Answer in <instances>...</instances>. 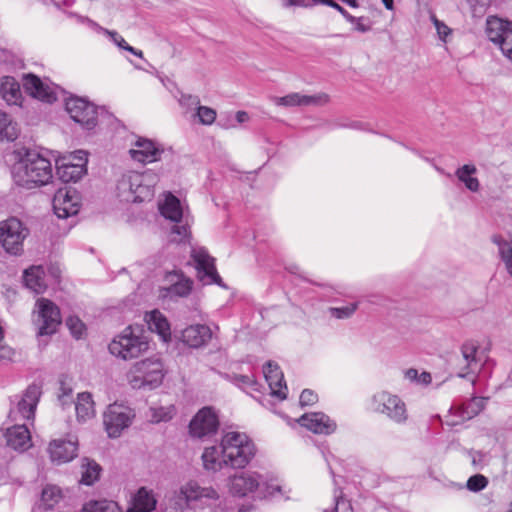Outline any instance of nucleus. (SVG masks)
<instances>
[{
	"label": "nucleus",
	"mask_w": 512,
	"mask_h": 512,
	"mask_svg": "<svg viewBox=\"0 0 512 512\" xmlns=\"http://www.w3.org/2000/svg\"><path fill=\"white\" fill-rule=\"evenodd\" d=\"M255 455V444L247 434L228 431L222 435L220 445L206 447L201 458L206 471L218 472L224 467L244 469Z\"/></svg>",
	"instance_id": "nucleus-1"
},
{
	"label": "nucleus",
	"mask_w": 512,
	"mask_h": 512,
	"mask_svg": "<svg viewBox=\"0 0 512 512\" xmlns=\"http://www.w3.org/2000/svg\"><path fill=\"white\" fill-rule=\"evenodd\" d=\"M228 499L214 486L190 480L175 492L170 512H229Z\"/></svg>",
	"instance_id": "nucleus-2"
},
{
	"label": "nucleus",
	"mask_w": 512,
	"mask_h": 512,
	"mask_svg": "<svg viewBox=\"0 0 512 512\" xmlns=\"http://www.w3.org/2000/svg\"><path fill=\"white\" fill-rule=\"evenodd\" d=\"M16 155L12 177L18 186L31 189L46 185L53 178L52 164L40 152L22 148L16 151Z\"/></svg>",
	"instance_id": "nucleus-3"
},
{
	"label": "nucleus",
	"mask_w": 512,
	"mask_h": 512,
	"mask_svg": "<svg viewBox=\"0 0 512 512\" xmlns=\"http://www.w3.org/2000/svg\"><path fill=\"white\" fill-rule=\"evenodd\" d=\"M226 487L232 496L240 498L254 495L266 499L282 493L279 484L269 482L265 476L253 470H242L230 475Z\"/></svg>",
	"instance_id": "nucleus-4"
},
{
	"label": "nucleus",
	"mask_w": 512,
	"mask_h": 512,
	"mask_svg": "<svg viewBox=\"0 0 512 512\" xmlns=\"http://www.w3.org/2000/svg\"><path fill=\"white\" fill-rule=\"evenodd\" d=\"M159 176L152 170L144 172L128 171L117 182V196L125 202L150 201L154 197Z\"/></svg>",
	"instance_id": "nucleus-5"
},
{
	"label": "nucleus",
	"mask_w": 512,
	"mask_h": 512,
	"mask_svg": "<svg viewBox=\"0 0 512 512\" xmlns=\"http://www.w3.org/2000/svg\"><path fill=\"white\" fill-rule=\"evenodd\" d=\"M164 364L158 356L135 362L127 372V380L134 389H154L164 378Z\"/></svg>",
	"instance_id": "nucleus-6"
},
{
	"label": "nucleus",
	"mask_w": 512,
	"mask_h": 512,
	"mask_svg": "<svg viewBox=\"0 0 512 512\" xmlns=\"http://www.w3.org/2000/svg\"><path fill=\"white\" fill-rule=\"evenodd\" d=\"M149 348V343L141 334V330L126 327L123 332L117 335L109 344V352L117 358L131 360L145 353Z\"/></svg>",
	"instance_id": "nucleus-7"
},
{
	"label": "nucleus",
	"mask_w": 512,
	"mask_h": 512,
	"mask_svg": "<svg viewBox=\"0 0 512 512\" xmlns=\"http://www.w3.org/2000/svg\"><path fill=\"white\" fill-rule=\"evenodd\" d=\"M370 409L399 425L405 424L409 417L405 402L387 391H379L371 397Z\"/></svg>",
	"instance_id": "nucleus-8"
},
{
	"label": "nucleus",
	"mask_w": 512,
	"mask_h": 512,
	"mask_svg": "<svg viewBox=\"0 0 512 512\" xmlns=\"http://www.w3.org/2000/svg\"><path fill=\"white\" fill-rule=\"evenodd\" d=\"M40 396L41 389L38 385L28 386L22 395H16L12 400L8 418L12 422L33 421Z\"/></svg>",
	"instance_id": "nucleus-9"
},
{
	"label": "nucleus",
	"mask_w": 512,
	"mask_h": 512,
	"mask_svg": "<svg viewBox=\"0 0 512 512\" xmlns=\"http://www.w3.org/2000/svg\"><path fill=\"white\" fill-rule=\"evenodd\" d=\"M135 418V412L122 403L110 404L103 414V424L110 438H118Z\"/></svg>",
	"instance_id": "nucleus-10"
},
{
	"label": "nucleus",
	"mask_w": 512,
	"mask_h": 512,
	"mask_svg": "<svg viewBox=\"0 0 512 512\" xmlns=\"http://www.w3.org/2000/svg\"><path fill=\"white\" fill-rule=\"evenodd\" d=\"M28 233L19 219L11 217L0 223V244L6 252L18 255L23 251V242Z\"/></svg>",
	"instance_id": "nucleus-11"
},
{
	"label": "nucleus",
	"mask_w": 512,
	"mask_h": 512,
	"mask_svg": "<svg viewBox=\"0 0 512 512\" xmlns=\"http://www.w3.org/2000/svg\"><path fill=\"white\" fill-rule=\"evenodd\" d=\"M488 39L498 45L502 53L512 61V21L497 16H489L486 20Z\"/></svg>",
	"instance_id": "nucleus-12"
},
{
	"label": "nucleus",
	"mask_w": 512,
	"mask_h": 512,
	"mask_svg": "<svg viewBox=\"0 0 512 512\" xmlns=\"http://www.w3.org/2000/svg\"><path fill=\"white\" fill-rule=\"evenodd\" d=\"M479 348V344L474 340H468L462 344L459 377L475 381L486 361V356L479 351Z\"/></svg>",
	"instance_id": "nucleus-13"
},
{
	"label": "nucleus",
	"mask_w": 512,
	"mask_h": 512,
	"mask_svg": "<svg viewBox=\"0 0 512 512\" xmlns=\"http://www.w3.org/2000/svg\"><path fill=\"white\" fill-rule=\"evenodd\" d=\"M70 117L84 129L92 130L97 125L98 109L91 102L80 97H70L65 103Z\"/></svg>",
	"instance_id": "nucleus-14"
},
{
	"label": "nucleus",
	"mask_w": 512,
	"mask_h": 512,
	"mask_svg": "<svg viewBox=\"0 0 512 512\" xmlns=\"http://www.w3.org/2000/svg\"><path fill=\"white\" fill-rule=\"evenodd\" d=\"M191 259L195 264L197 276L203 284H217L222 286V279L215 267V259L209 254L206 248L193 247L191 249Z\"/></svg>",
	"instance_id": "nucleus-15"
},
{
	"label": "nucleus",
	"mask_w": 512,
	"mask_h": 512,
	"mask_svg": "<svg viewBox=\"0 0 512 512\" xmlns=\"http://www.w3.org/2000/svg\"><path fill=\"white\" fill-rule=\"evenodd\" d=\"M38 308V335H51L61 324L59 308L49 299L40 298L36 302Z\"/></svg>",
	"instance_id": "nucleus-16"
},
{
	"label": "nucleus",
	"mask_w": 512,
	"mask_h": 512,
	"mask_svg": "<svg viewBox=\"0 0 512 512\" xmlns=\"http://www.w3.org/2000/svg\"><path fill=\"white\" fill-rule=\"evenodd\" d=\"M219 427V419L211 407L200 409L189 424L192 437L203 439L214 435Z\"/></svg>",
	"instance_id": "nucleus-17"
},
{
	"label": "nucleus",
	"mask_w": 512,
	"mask_h": 512,
	"mask_svg": "<svg viewBox=\"0 0 512 512\" xmlns=\"http://www.w3.org/2000/svg\"><path fill=\"white\" fill-rule=\"evenodd\" d=\"M47 451L53 463H68L78 455V438L70 435L67 439H54L50 441Z\"/></svg>",
	"instance_id": "nucleus-18"
},
{
	"label": "nucleus",
	"mask_w": 512,
	"mask_h": 512,
	"mask_svg": "<svg viewBox=\"0 0 512 512\" xmlns=\"http://www.w3.org/2000/svg\"><path fill=\"white\" fill-rule=\"evenodd\" d=\"M270 100L276 106L292 108L306 106H323L329 102L330 97L327 93L324 92H320L314 95H304L298 92H293L282 97L271 96Z\"/></svg>",
	"instance_id": "nucleus-19"
},
{
	"label": "nucleus",
	"mask_w": 512,
	"mask_h": 512,
	"mask_svg": "<svg viewBox=\"0 0 512 512\" xmlns=\"http://www.w3.org/2000/svg\"><path fill=\"white\" fill-rule=\"evenodd\" d=\"M163 153L164 149L160 144L143 137H139L129 150L130 157L142 164L159 161Z\"/></svg>",
	"instance_id": "nucleus-20"
},
{
	"label": "nucleus",
	"mask_w": 512,
	"mask_h": 512,
	"mask_svg": "<svg viewBox=\"0 0 512 512\" xmlns=\"http://www.w3.org/2000/svg\"><path fill=\"white\" fill-rule=\"evenodd\" d=\"M54 213L58 218L76 215L79 211V197L76 190L61 188L53 198Z\"/></svg>",
	"instance_id": "nucleus-21"
},
{
	"label": "nucleus",
	"mask_w": 512,
	"mask_h": 512,
	"mask_svg": "<svg viewBox=\"0 0 512 512\" xmlns=\"http://www.w3.org/2000/svg\"><path fill=\"white\" fill-rule=\"evenodd\" d=\"M298 423L315 434L330 435L337 429V423L323 412L306 413Z\"/></svg>",
	"instance_id": "nucleus-22"
},
{
	"label": "nucleus",
	"mask_w": 512,
	"mask_h": 512,
	"mask_svg": "<svg viewBox=\"0 0 512 512\" xmlns=\"http://www.w3.org/2000/svg\"><path fill=\"white\" fill-rule=\"evenodd\" d=\"M263 374L270 388L271 396L277 397L279 400L286 399L287 386L279 365L272 361L267 362L263 367Z\"/></svg>",
	"instance_id": "nucleus-23"
},
{
	"label": "nucleus",
	"mask_w": 512,
	"mask_h": 512,
	"mask_svg": "<svg viewBox=\"0 0 512 512\" xmlns=\"http://www.w3.org/2000/svg\"><path fill=\"white\" fill-rule=\"evenodd\" d=\"M4 437L7 446L17 451L23 452L32 446L31 434L25 423L15 422L6 429Z\"/></svg>",
	"instance_id": "nucleus-24"
},
{
	"label": "nucleus",
	"mask_w": 512,
	"mask_h": 512,
	"mask_svg": "<svg viewBox=\"0 0 512 512\" xmlns=\"http://www.w3.org/2000/svg\"><path fill=\"white\" fill-rule=\"evenodd\" d=\"M78 163L60 162L57 164L56 174L62 182H77L87 172V153H80Z\"/></svg>",
	"instance_id": "nucleus-25"
},
{
	"label": "nucleus",
	"mask_w": 512,
	"mask_h": 512,
	"mask_svg": "<svg viewBox=\"0 0 512 512\" xmlns=\"http://www.w3.org/2000/svg\"><path fill=\"white\" fill-rule=\"evenodd\" d=\"M23 80L25 91L32 97L48 103H52L57 99L54 89L42 82L37 76L27 74Z\"/></svg>",
	"instance_id": "nucleus-26"
},
{
	"label": "nucleus",
	"mask_w": 512,
	"mask_h": 512,
	"mask_svg": "<svg viewBox=\"0 0 512 512\" xmlns=\"http://www.w3.org/2000/svg\"><path fill=\"white\" fill-rule=\"evenodd\" d=\"M182 341L192 348H199L206 345L212 338V331L209 326L195 324L186 327L182 331Z\"/></svg>",
	"instance_id": "nucleus-27"
},
{
	"label": "nucleus",
	"mask_w": 512,
	"mask_h": 512,
	"mask_svg": "<svg viewBox=\"0 0 512 512\" xmlns=\"http://www.w3.org/2000/svg\"><path fill=\"white\" fill-rule=\"evenodd\" d=\"M0 94L8 105L20 106L22 103V92L19 82L11 76H4L0 80Z\"/></svg>",
	"instance_id": "nucleus-28"
},
{
	"label": "nucleus",
	"mask_w": 512,
	"mask_h": 512,
	"mask_svg": "<svg viewBox=\"0 0 512 512\" xmlns=\"http://www.w3.org/2000/svg\"><path fill=\"white\" fill-rule=\"evenodd\" d=\"M145 321L151 332L157 333L162 341L168 342L171 338L170 324L167 318L158 310L146 313Z\"/></svg>",
	"instance_id": "nucleus-29"
},
{
	"label": "nucleus",
	"mask_w": 512,
	"mask_h": 512,
	"mask_svg": "<svg viewBox=\"0 0 512 512\" xmlns=\"http://www.w3.org/2000/svg\"><path fill=\"white\" fill-rule=\"evenodd\" d=\"M23 278L26 287L37 294L43 293L47 288L45 271L42 266H32L26 269Z\"/></svg>",
	"instance_id": "nucleus-30"
},
{
	"label": "nucleus",
	"mask_w": 512,
	"mask_h": 512,
	"mask_svg": "<svg viewBox=\"0 0 512 512\" xmlns=\"http://www.w3.org/2000/svg\"><path fill=\"white\" fill-rule=\"evenodd\" d=\"M478 170L474 164H465L455 171L457 179L464 184L470 192L476 193L480 190V182L476 177Z\"/></svg>",
	"instance_id": "nucleus-31"
},
{
	"label": "nucleus",
	"mask_w": 512,
	"mask_h": 512,
	"mask_svg": "<svg viewBox=\"0 0 512 512\" xmlns=\"http://www.w3.org/2000/svg\"><path fill=\"white\" fill-rule=\"evenodd\" d=\"M75 411L79 422H86L95 416L92 395L89 392L79 393L75 402Z\"/></svg>",
	"instance_id": "nucleus-32"
},
{
	"label": "nucleus",
	"mask_w": 512,
	"mask_h": 512,
	"mask_svg": "<svg viewBox=\"0 0 512 512\" xmlns=\"http://www.w3.org/2000/svg\"><path fill=\"white\" fill-rule=\"evenodd\" d=\"M159 208L165 218L176 223L180 222L184 216L180 200L172 194L166 196Z\"/></svg>",
	"instance_id": "nucleus-33"
},
{
	"label": "nucleus",
	"mask_w": 512,
	"mask_h": 512,
	"mask_svg": "<svg viewBox=\"0 0 512 512\" xmlns=\"http://www.w3.org/2000/svg\"><path fill=\"white\" fill-rule=\"evenodd\" d=\"M175 276L178 280L169 287L162 289L161 295L163 298L174 299L177 297H186L190 294L193 282L183 276Z\"/></svg>",
	"instance_id": "nucleus-34"
},
{
	"label": "nucleus",
	"mask_w": 512,
	"mask_h": 512,
	"mask_svg": "<svg viewBox=\"0 0 512 512\" xmlns=\"http://www.w3.org/2000/svg\"><path fill=\"white\" fill-rule=\"evenodd\" d=\"M101 467L94 460L83 458L81 461V479L80 483L84 485H92L98 480Z\"/></svg>",
	"instance_id": "nucleus-35"
},
{
	"label": "nucleus",
	"mask_w": 512,
	"mask_h": 512,
	"mask_svg": "<svg viewBox=\"0 0 512 512\" xmlns=\"http://www.w3.org/2000/svg\"><path fill=\"white\" fill-rule=\"evenodd\" d=\"M17 137V124L7 113L0 111V142L14 141Z\"/></svg>",
	"instance_id": "nucleus-36"
},
{
	"label": "nucleus",
	"mask_w": 512,
	"mask_h": 512,
	"mask_svg": "<svg viewBox=\"0 0 512 512\" xmlns=\"http://www.w3.org/2000/svg\"><path fill=\"white\" fill-rule=\"evenodd\" d=\"M485 399L481 397H474L462 407L457 408L458 416L462 420H469L478 415L484 408Z\"/></svg>",
	"instance_id": "nucleus-37"
},
{
	"label": "nucleus",
	"mask_w": 512,
	"mask_h": 512,
	"mask_svg": "<svg viewBox=\"0 0 512 512\" xmlns=\"http://www.w3.org/2000/svg\"><path fill=\"white\" fill-rule=\"evenodd\" d=\"M81 512H122L119 505L112 500H90L85 503Z\"/></svg>",
	"instance_id": "nucleus-38"
},
{
	"label": "nucleus",
	"mask_w": 512,
	"mask_h": 512,
	"mask_svg": "<svg viewBox=\"0 0 512 512\" xmlns=\"http://www.w3.org/2000/svg\"><path fill=\"white\" fill-rule=\"evenodd\" d=\"M493 242L498 246V251L508 274L512 277V244L500 236H494Z\"/></svg>",
	"instance_id": "nucleus-39"
},
{
	"label": "nucleus",
	"mask_w": 512,
	"mask_h": 512,
	"mask_svg": "<svg viewBox=\"0 0 512 512\" xmlns=\"http://www.w3.org/2000/svg\"><path fill=\"white\" fill-rule=\"evenodd\" d=\"M61 499V490L57 486L48 485L42 490L41 504L44 509H52Z\"/></svg>",
	"instance_id": "nucleus-40"
},
{
	"label": "nucleus",
	"mask_w": 512,
	"mask_h": 512,
	"mask_svg": "<svg viewBox=\"0 0 512 512\" xmlns=\"http://www.w3.org/2000/svg\"><path fill=\"white\" fill-rule=\"evenodd\" d=\"M359 303L353 302L343 307H330L328 312L331 317L343 320L351 318L358 309Z\"/></svg>",
	"instance_id": "nucleus-41"
},
{
	"label": "nucleus",
	"mask_w": 512,
	"mask_h": 512,
	"mask_svg": "<svg viewBox=\"0 0 512 512\" xmlns=\"http://www.w3.org/2000/svg\"><path fill=\"white\" fill-rule=\"evenodd\" d=\"M173 414H174V408L172 406L151 407L150 408L151 421L154 423H159L161 421H168V420L172 419Z\"/></svg>",
	"instance_id": "nucleus-42"
},
{
	"label": "nucleus",
	"mask_w": 512,
	"mask_h": 512,
	"mask_svg": "<svg viewBox=\"0 0 512 512\" xmlns=\"http://www.w3.org/2000/svg\"><path fill=\"white\" fill-rule=\"evenodd\" d=\"M405 378L410 382H414L419 385H428L432 381L431 374L429 372H422L421 374L414 368H410L405 371Z\"/></svg>",
	"instance_id": "nucleus-43"
},
{
	"label": "nucleus",
	"mask_w": 512,
	"mask_h": 512,
	"mask_svg": "<svg viewBox=\"0 0 512 512\" xmlns=\"http://www.w3.org/2000/svg\"><path fill=\"white\" fill-rule=\"evenodd\" d=\"M488 485V479L482 474H476L471 476L466 483V487L469 491L479 492L485 489Z\"/></svg>",
	"instance_id": "nucleus-44"
},
{
	"label": "nucleus",
	"mask_w": 512,
	"mask_h": 512,
	"mask_svg": "<svg viewBox=\"0 0 512 512\" xmlns=\"http://www.w3.org/2000/svg\"><path fill=\"white\" fill-rule=\"evenodd\" d=\"M66 325L69 328L71 334L76 338L79 339L84 333L85 325L78 317H69L66 320Z\"/></svg>",
	"instance_id": "nucleus-45"
},
{
	"label": "nucleus",
	"mask_w": 512,
	"mask_h": 512,
	"mask_svg": "<svg viewBox=\"0 0 512 512\" xmlns=\"http://www.w3.org/2000/svg\"><path fill=\"white\" fill-rule=\"evenodd\" d=\"M197 116L199 120L204 125H210L215 121L216 112L214 109L209 108L207 106H198L197 108Z\"/></svg>",
	"instance_id": "nucleus-46"
},
{
	"label": "nucleus",
	"mask_w": 512,
	"mask_h": 512,
	"mask_svg": "<svg viewBox=\"0 0 512 512\" xmlns=\"http://www.w3.org/2000/svg\"><path fill=\"white\" fill-rule=\"evenodd\" d=\"M171 234L175 235L172 240L182 242L190 236V230L188 224H175L171 229Z\"/></svg>",
	"instance_id": "nucleus-47"
},
{
	"label": "nucleus",
	"mask_w": 512,
	"mask_h": 512,
	"mask_svg": "<svg viewBox=\"0 0 512 512\" xmlns=\"http://www.w3.org/2000/svg\"><path fill=\"white\" fill-rule=\"evenodd\" d=\"M431 20L435 26L439 38L446 42L447 37L451 34V29L442 21L438 20L435 15L431 16Z\"/></svg>",
	"instance_id": "nucleus-48"
},
{
	"label": "nucleus",
	"mask_w": 512,
	"mask_h": 512,
	"mask_svg": "<svg viewBox=\"0 0 512 512\" xmlns=\"http://www.w3.org/2000/svg\"><path fill=\"white\" fill-rule=\"evenodd\" d=\"M318 401V395L310 389H304L299 398L301 407L311 406Z\"/></svg>",
	"instance_id": "nucleus-49"
},
{
	"label": "nucleus",
	"mask_w": 512,
	"mask_h": 512,
	"mask_svg": "<svg viewBox=\"0 0 512 512\" xmlns=\"http://www.w3.org/2000/svg\"><path fill=\"white\" fill-rule=\"evenodd\" d=\"M353 21H348L351 24H354V29L358 32L365 33L371 30V23L366 17H355L353 16Z\"/></svg>",
	"instance_id": "nucleus-50"
},
{
	"label": "nucleus",
	"mask_w": 512,
	"mask_h": 512,
	"mask_svg": "<svg viewBox=\"0 0 512 512\" xmlns=\"http://www.w3.org/2000/svg\"><path fill=\"white\" fill-rule=\"evenodd\" d=\"M99 32L107 35L111 39V41L121 49H123L125 47V45L127 44L125 39L116 31H111V30H108V29L102 27V29H100Z\"/></svg>",
	"instance_id": "nucleus-51"
},
{
	"label": "nucleus",
	"mask_w": 512,
	"mask_h": 512,
	"mask_svg": "<svg viewBox=\"0 0 512 512\" xmlns=\"http://www.w3.org/2000/svg\"><path fill=\"white\" fill-rule=\"evenodd\" d=\"M179 103L187 108H197L200 104V99L198 96L194 95H182L179 99Z\"/></svg>",
	"instance_id": "nucleus-52"
},
{
	"label": "nucleus",
	"mask_w": 512,
	"mask_h": 512,
	"mask_svg": "<svg viewBox=\"0 0 512 512\" xmlns=\"http://www.w3.org/2000/svg\"><path fill=\"white\" fill-rule=\"evenodd\" d=\"M15 356V351L7 344L0 342V361H12Z\"/></svg>",
	"instance_id": "nucleus-53"
},
{
	"label": "nucleus",
	"mask_w": 512,
	"mask_h": 512,
	"mask_svg": "<svg viewBox=\"0 0 512 512\" xmlns=\"http://www.w3.org/2000/svg\"><path fill=\"white\" fill-rule=\"evenodd\" d=\"M70 16L74 17L78 23L86 24L97 32H99L100 29H102V27L98 23H96L95 21L91 20L86 16H81L75 13H70Z\"/></svg>",
	"instance_id": "nucleus-54"
},
{
	"label": "nucleus",
	"mask_w": 512,
	"mask_h": 512,
	"mask_svg": "<svg viewBox=\"0 0 512 512\" xmlns=\"http://www.w3.org/2000/svg\"><path fill=\"white\" fill-rule=\"evenodd\" d=\"M326 6H329L333 9L337 10L345 18L346 21L354 20L353 15H351L346 9H344L341 5H339L334 0H330Z\"/></svg>",
	"instance_id": "nucleus-55"
},
{
	"label": "nucleus",
	"mask_w": 512,
	"mask_h": 512,
	"mask_svg": "<svg viewBox=\"0 0 512 512\" xmlns=\"http://www.w3.org/2000/svg\"><path fill=\"white\" fill-rule=\"evenodd\" d=\"M80 153H87L86 151L84 150H77V151H74L72 153H70L69 155L67 156H63L61 157L59 160H57V164L60 163V162H72V163H78V159L79 156H80Z\"/></svg>",
	"instance_id": "nucleus-56"
},
{
	"label": "nucleus",
	"mask_w": 512,
	"mask_h": 512,
	"mask_svg": "<svg viewBox=\"0 0 512 512\" xmlns=\"http://www.w3.org/2000/svg\"><path fill=\"white\" fill-rule=\"evenodd\" d=\"M228 509H229V512H252L254 510V506L252 504H247V505H241L238 507V509L236 511H234V508H233V505H232V500L231 499H228Z\"/></svg>",
	"instance_id": "nucleus-57"
},
{
	"label": "nucleus",
	"mask_w": 512,
	"mask_h": 512,
	"mask_svg": "<svg viewBox=\"0 0 512 512\" xmlns=\"http://www.w3.org/2000/svg\"><path fill=\"white\" fill-rule=\"evenodd\" d=\"M283 5L285 7L297 6V7H308L310 4L308 0H284Z\"/></svg>",
	"instance_id": "nucleus-58"
},
{
	"label": "nucleus",
	"mask_w": 512,
	"mask_h": 512,
	"mask_svg": "<svg viewBox=\"0 0 512 512\" xmlns=\"http://www.w3.org/2000/svg\"><path fill=\"white\" fill-rule=\"evenodd\" d=\"M239 385L252 386L255 382L252 377L247 375H240L236 378Z\"/></svg>",
	"instance_id": "nucleus-59"
},
{
	"label": "nucleus",
	"mask_w": 512,
	"mask_h": 512,
	"mask_svg": "<svg viewBox=\"0 0 512 512\" xmlns=\"http://www.w3.org/2000/svg\"><path fill=\"white\" fill-rule=\"evenodd\" d=\"M58 400L63 408L72 404V398L68 397V394H59Z\"/></svg>",
	"instance_id": "nucleus-60"
},
{
	"label": "nucleus",
	"mask_w": 512,
	"mask_h": 512,
	"mask_svg": "<svg viewBox=\"0 0 512 512\" xmlns=\"http://www.w3.org/2000/svg\"><path fill=\"white\" fill-rule=\"evenodd\" d=\"M236 120L238 123H244L249 120V115L245 111H238L236 113Z\"/></svg>",
	"instance_id": "nucleus-61"
},
{
	"label": "nucleus",
	"mask_w": 512,
	"mask_h": 512,
	"mask_svg": "<svg viewBox=\"0 0 512 512\" xmlns=\"http://www.w3.org/2000/svg\"><path fill=\"white\" fill-rule=\"evenodd\" d=\"M60 394H68V397L72 395V389L70 387L65 386L64 383L61 384Z\"/></svg>",
	"instance_id": "nucleus-62"
},
{
	"label": "nucleus",
	"mask_w": 512,
	"mask_h": 512,
	"mask_svg": "<svg viewBox=\"0 0 512 512\" xmlns=\"http://www.w3.org/2000/svg\"><path fill=\"white\" fill-rule=\"evenodd\" d=\"M387 10L394 9V0H381Z\"/></svg>",
	"instance_id": "nucleus-63"
},
{
	"label": "nucleus",
	"mask_w": 512,
	"mask_h": 512,
	"mask_svg": "<svg viewBox=\"0 0 512 512\" xmlns=\"http://www.w3.org/2000/svg\"><path fill=\"white\" fill-rule=\"evenodd\" d=\"M289 272L293 274H298L300 271V268L297 265H291L288 267Z\"/></svg>",
	"instance_id": "nucleus-64"
}]
</instances>
